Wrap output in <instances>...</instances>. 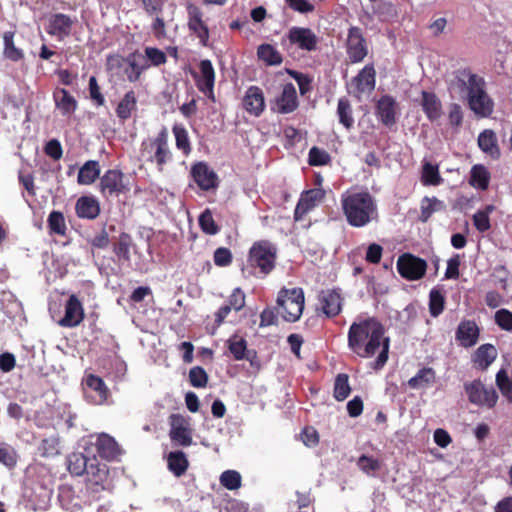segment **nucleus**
Segmentation results:
<instances>
[{
	"mask_svg": "<svg viewBox=\"0 0 512 512\" xmlns=\"http://www.w3.org/2000/svg\"><path fill=\"white\" fill-rule=\"evenodd\" d=\"M463 388L472 405L488 409L496 406L498 394L493 386H486L480 379H474L465 382Z\"/></svg>",
	"mask_w": 512,
	"mask_h": 512,
	"instance_id": "0eeeda50",
	"label": "nucleus"
},
{
	"mask_svg": "<svg viewBox=\"0 0 512 512\" xmlns=\"http://www.w3.org/2000/svg\"><path fill=\"white\" fill-rule=\"evenodd\" d=\"M480 329L472 320L461 321L457 327L455 338L462 347L474 346L479 339Z\"/></svg>",
	"mask_w": 512,
	"mask_h": 512,
	"instance_id": "cd10ccee",
	"label": "nucleus"
},
{
	"mask_svg": "<svg viewBox=\"0 0 512 512\" xmlns=\"http://www.w3.org/2000/svg\"><path fill=\"white\" fill-rule=\"evenodd\" d=\"M167 465L170 472L176 477L184 475L188 469L189 462L183 451H173L167 456Z\"/></svg>",
	"mask_w": 512,
	"mask_h": 512,
	"instance_id": "c9c22d12",
	"label": "nucleus"
},
{
	"mask_svg": "<svg viewBox=\"0 0 512 512\" xmlns=\"http://www.w3.org/2000/svg\"><path fill=\"white\" fill-rule=\"evenodd\" d=\"M257 56L267 66H278L283 62L281 53L271 44H261L257 48Z\"/></svg>",
	"mask_w": 512,
	"mask_h": 512,
	"instance_id": "ea45409f",
	"label": "nucleus"
},
{
	"mask_svg": "<svg viewBox=\"0 0 512 512\" xmlns=\"http://www.w3.org/2000/svg\"><path fill=\"white\" fill-rule=\"evenodd\" d=\"M348 347L360 358H372L378 352L371 367L378 371L387 363L389 358L390 339L385 336L383 324L375 317H368L353 322L348 330Z\"/></svg>",
	"mask_w": 512,
	"mask_h": 512,
	"instance_id": "f257e3e1",
	"label": "nucleus"
},
{
	"mask_svg": "<svg viewBox=\"0 0 512 512\" xmlns=\"http://www.w3.org/2000/svg\"><path fill=\"white\" fill-rule=\"evenodd\" d=\"M84 319V309L81 301L72 294L65 304L64 317L59 321L62 327H76Z\"/></svg>",
	"mask_w": 512,
	"mask_h": 512,
	"instance_id": "b1692460",
	"label": "nucleus"
},
{
	"mask_svg": "<svg viewBox=\"0 0 512 512\" xmlns=\"http://www.w3.org/2000/svg\"><path fill=\"white\" fill-rule=\"evenodd\" d=\"M357 465L366 474H371L381 468V464L378 459L367 455H361L358 458Z\"/></svg>",
	"mask_w": 512,
	"mask_h": 512,
	"instance_id": "052dcab7",
	"label": "nucleus"
},
{
	"mask_svg": "<svg viewBox=\"0 0 512 512\" xmlns=\"http://www.w3.org/2000/svg\"><path fill=\"white\" fill-rule=\"evenodd\" d=\"M0 462L8 468H14L17 463V453L7 444L0 445Z\"/></svg>",
	"mask_w": 512,
	"mask_h": 512,
	"instance_id": "bf43d9fd",
	"label": "nucleus"
},
{
	"mask_svg": "<svg viewBox=\"0 0 512 512\" xmlns=\"http://www.w3.org/2000/svg\"><path fill=\"white\" fill-rule=\"evenodd\" d=\"M340 201L343 215L351 227L362 228L377 221V204L369 192H346Z\"/></svg>",
	"mask_w": 512,
	"mask_h": 512,
	"instance_id": "7ed1b4c3",
	"label": "nucleus"
},
{
	"mask_svg": "<svg viewBox=\"0 0 512 512\" xmlns=\"http://www.w3.org/2000/svg\"><path fill=\"white\" fill-rule=\"evenodd\" d=\"M445 209L444 202L436 197H424L421 200L419 220L427 222L433 213Z\"/></svg>",
	"mask_w": 512,
	"mask_h": 512,
	"instance_id": "a19ab883",
	"label": "nucleus"
},
{
	"mask_svg": "<svg viewBox=\"0 0 512 512\" xmlns=\"http://www.w3.org/2000/svg\"><path fill=\"white\" fill-rule=\"evenodd\" d=\"M337 115L340 124H342L347 130L353 128V110L350 101L347 98L343 97L338 100Z\"/></svg>",
	"mask_w": 512,
	"mask_h": 512,
	"instance_id": "a18cd8bd",
	"label": "nucleus"
},
{
	"mask_svg": "<svg viewBox=\"0 0 512 512\" xmlns=\"http://www.w3.org/2000/svg\"><path fill=\"white\" fill-rule=\"evenodd\" d=\"M375 116L387 128L397 123L399 105L391 95H383L375 104Z\"/></svg>",
	"mask_w": 512,
	"mask_h": 512,
	"instance_id": "f3484780",
	"label": "nucleus"
},
{
	"mask_svg": "<svg viewBox=\"0 0 512 512\" xmlns=\"http://www.w3.org/2000/svg\"><path fill=\"white\" fill-rule=\"evenodd\" d=\"M85 399L93 405H102L107 402L110 391L104 380L92 373L86 374L83 380Z\"/></svg>",
	"mask_w": 512,
	"mask_h": 512,
	"instance_id": "9d476101",
	"label": "nucleus"
},
{
	"mask_svg": "<svg viewBox=\"0 0 512 512\" xmlns=\"http://www.w3.org/2000/svg\"><path fill=\"white\" fill-rule=\"evenodd\" d=\"M124 174L118 169L107 170L100 177L99 190L103 196L109 197L125 193L128 189L124 184Z\"/></svg>",
	"mask_w": 512,
	"mask_h": 512,
	"instance_id": "aec40b11",
	"label": "nucleus"
},
{
	"mask_svg": "<svg viewBox=\"0 0 512 512\" xmlns=\"http://www.w3.org/2000/svg\"><path fill=\"white\" fill-rule=\"evenodd\" d=\"M227 343L228 349L235 360H243L245 358L248 349L247 341L244 338L234 335L227 341Z\"/></svg>",
	"mask_w": 512,
	"mask_h": 512,
	"instance_id": "8fccbe9b",
	"label": "nucleus"
},
{
	"mask_svg": "<svg viewBox=\"0 0 512 512\" xmlns=\"http://www.w3.org/2000/svg\"><path fill=\"white\" fill-rule=\"evenodd\" d=\"M168 140V131L163 127L154 138H148L141 143L142 157L146 162L155 164L159 172H162L164 166L173 158Z\"/></svg>",
	"mask_w": 512,
	"mask_h": 512,
	"instance_id": "39448f33",
	"label": "nucleus"
},
{
	"mask_svg": "<svg viewBox=\"0 0 512 512\" xmlns=\"http://www.w3.org/2000/svg\"><path fill=\"white\" fill-rule=\"evenodd\" d=\"M86 471V486L93 493H99L108 486L109 468L106 463L91 457L90 465Z\"/></svg>",
	"mask_w": 512,
	"mask_h": 512,
	"instance_id": "1a4fd4ad",
	"label": "nucleus"
},
{
	"mask_svg": "<svg viewBox=\"0 0 512 512\" xmlns=\"http://www.w3.org/2000/svg\"><path fill=\"white\" fill-rule=\"evenodd\" d=\"M170 432L169 436L172 442L177 445L187 447L192 444V433L189 423L181 414H171L169 417Z\"/></svg>",
	"mask_w": 512,
	"mask_h": 512,
	"instance_id": "6ab92c4d",
	"label": "nucleus"
},
{
	"mask_svg": "<svg viewBox=\"0 0 512 512\" xmlns=\"http://www.w3.org/2000/svg\"><path fill=\"white\" fill-rule=\"evenodd\" d=\"M490 182V173L488 169L481 164L472 166L470 171L469 184L479 190H486Z\"/></svg>",
	"mask_w": 512,
	"mask_h": 512,
	"instance_id": "4c0bfd02",
	"label": "nucleus"
},
{
	"mask_svg": "<svg viewBox=\"0 0 512 512\" xmlns=\"http://www.w3.org/2000/svg\"><path fill=\"white\" fill-rule=\"evenodd\" d=\"M288 74L297 82L301 95H305L311 90L312 80L308 75L295 70H288Z\"/></svg>",
	"mask_w": 512,
	"mask_h": 512,
	"instance_id": "69168bd1",
	"label": "nucleus"
},
{
	"mask_svg": "<svg viewBox=\"0 0 512 512\" xmlns=\"http://www.w3.org/2000/svg\"><path fill=\"white\" fill-rule=\"evenodd\" d=\"M326 192L322 188H313L301 193L294 210V221H302L305 216L314 210L325 198Z\"/></svg>",
	"mask_w": 512,
	"mask_h": 512,
	"instance_id": "ddd939ff",
	"label": "nucleus"
},
{
	"mask_svg": "<svg viewBox=\"0 0 512 512\" xmlns=\"http://www.w3.org/2000/svg\"><path fill=\"white\" fill-rule=\"evenodd\" d=\"M75 212L79 218L93 220L100 214V204L93 196H82L76 201Z\"/></svg>",
	"mask_w": 512,
	"mask_h": 512,
	"instance_id": "c756f323",
	"label": "nucleus"
},
{
	"mask_svg": "<svg viewBox=\"0 0 512 512\" xmlns=\"http://www.w3.org/2000/svg\"><path fill=\"white\" fill-rule=\"evenodd\" d=\"M492 209V206H487L485 210H479L473 215V224L479 232L483 233L490 229L489 213Z\"/></svg>",
	"mask_w": 512,
	"mask_h": 512,
	"instance_id": "4d7b16f0",
	"label": "nucleus"
},
{
	"mask_svg": "<svg viewBox=\"0 0 512 512\" xmlns=\"http://www.w3.org/2000/svg\"><path fill=\"white\" fill-rule=\"evenodd\" d=\"M436 381V373L431 367L421 368L415 376L408 380L410 388L419 389L426 388Z\"/></svg>",
	"mask_w": 512,
	"mask_h": 512,
	"instance_id": "58836bf2",
	"label": "nucleus"
},
{
	"mask_svg": "<svg viewBox=\"0 0 512 512\" xmlns=\"http://www.w3.org/2000/svg\"><path fill=\"white\" fill-rule=\"evenodd\" d=\"M271 110L278 114H290L297 110L299 101L297 91L292 83L283 85L280 95L271 101Z\"/></svg>",
	"mask_w": 512,
	"mask_h": 512,
	"instance_id": "2eb2a0df",
	"label": "nucleus"
},
{
	"mask_svg": "<svg viewBox=\"0 0 512 512\" xmlns=\"http://www.w3.org/2000/svg\"><path fill=\"white\" fill-rule=\"evenodd\" d=\"M344 298L340 288L325 289L318 295V311L327 318H333L342 311Z\"/></svg>",
	"mask_w": 512,
	"mask_h": 512,
	"instance_id": "4468645a",
	"label": "nucleus"
},
{
	"mask_svg": "<svg viewBox=\"0 0 512 512\" xmlns=\"http://www.w3.org/2000/svg\"><path fill=\"white\" fill-rule=\"evenodd\" d=\"M278 248L267 239L253 242L241 268L245 278L264 279L276 268Z\"/></svg>",
	"mask_w": 512,
	"mask_h": 512,
	"instance_id": "20e7f679",
	"label": "nucleus"
},
{
	"mask_svg": "<svg viewBox=\"0 0 512 512\" xmlns=\"http://www.w3.org/2000/svg\"><path fill=\"white\" fill-rule=\"evenodd\" d=\"M442 181L438 165L424 162L421 170V183L424 186H438Z\"/></svg>",
	"mask_w": 512,
	"mask_h": 512,
	"instance_id": "37998d69",
	"label": "nucleus"
},
{
	"mask_svg": "<svg viewBox=\"0 0 512 512\" xmlns=\"http://www.w3.org/2000/svg\"><path fill=\"white\" fill-rule=\"evenodd\" d=\"M304 304L302 288H282L277 296V313L287 322H296L303 313Z\"/></svg>",
	"mask_w": 512,
	"mask_h": 512,
	"instance_id": "423d86ee",
	"label": "nucleus"
},
{
	"mask_svg": "<svg viewBox=\"0 0 512 512\" xmlns=\"http://www.w3.org/2000/svg\"><path fill=\"white\" fill-rule=\"evenodd\" d=\"M421 106L430 121H435L442 116V104L433 92L422 91Z\"/></svg>",
	"mask_w": 512,
	"mask_h": 512,
	"instance_id": "72a5a7b5",
	"label": "nucleus"
},
{
	"mask_svg": "<svg viewBox=\"0 0 512 512\" xmlns=\"http://www.w3.org/2000/svg\"><path fill=\"white\" fill-rule=\"evenodd\" d=\"M194 79L198 90L212 101H215V70L209 59H203L200 61L199 74H194Z\"/></svg>",
	"mask_w": 512,
	"mask_h": 512,
	"instance_id": "a211bd4d",
	"label": "nucleus"
},
{
	"mask_svg": "<svg viewBox=\"0 0 512 512\" xmlns=\"http://www.w3.org/2000/svg\"><path fill=\"white\" fill-rule=\"evenodd\" d=\"M90 459L82 453L70 454L67 458L68 471L74 476H82L89 468Z\"/></svg>",
	"mask_w": 512,
	"mask_h": 512,
	"instance_id": "79ce46f5",
	"label": "nucleus"
},
{
	"mask_svg": "<svg viewBox=\"0 0 512 512\" xmlns=\"http://www.w3.org/2000/svg\"><path fill=\"white\" fill-rule=\"evenodd\" d=\"M123 62H127L130 67L129 69L125 70L127 79L130 82H136L139 80L144 67H141L137 64L135 60V54L129 55L126 59L120 55H110L107 57V68L109 70L119 69L122 67Z\"/></svg>",
	"mask_w": 512,
	"mask_h": 512,
	"instance_id": "a878e982",
	"label": "nucleus"
},
{
	"mask_svg": "<svg viewBox=\"0 0 512 512\" xmlns=\"http://www.w3.org/2000/svg\"><path fill=\"white\" fill-rule=\"evenodd\" d=\"M242 107L251 116H261L266 107L263 90L254 85L248 87L242 99Z\"/></svg>",
	"mask_w": 512,
	"mask_h": 512,
	"instance_id": "4be33fe9",
	"label": "nucleus"
},
{
	"mask_svg": "<svg viewBox=\"0 0 512 512\" xmlns=\"http://www.w3.org/2000/svg\"><path fill=\"white\" fill-rule=\"evenodd\" d=\"M198 223L202 232L207 235H215L220 231V227L215 222L210 209H205L200 214Z\"/></svg>",
	"mask_w": 512,
	"mask_h": 512,
	"instance_id": "603ef678",
	"label": "nucleus"
},
{
	"mask_svg": "<svg viewBox=\"0 0 512 512\" xmlns=\"http://www.w3.org/2000/svg\"><path fill=\"white\" fill-rule=\"evenodd\" d=\"M241 475L235 470H226L220 476V484L228 490H236L241 486Z\"/></svg>",
	"mask_w": 512,
	"mask_h": 512,
	"instance_id": "6e6d98bb",
	"label": "nucleus"
},
{
	"mask_svg": "<svg viewBox=\"0 0 512 512\" xmlns=\"http://www.w3.org/2000/svg\"><path fill=\"white\" fill-rule=\"evenodd\" d=\"M134 247L132 236L127 232H121L112 242V251L119 264L129 266L131 264V248Z\"/></svg>",
	"mask_w": 512,
	"mask_h": 512,
	"instance_id": "bb28decb",
	"label": "nucleus"
},
{
	"mask_svg": "<svg viewBox=\"0 0 512 512\" xmlns=\"http://www.w3.org/2000/svg\"><path fill=\"white\" fill-rule=\"evenodd\" d=\"M47 225L51 235H66L67 226L62 212L53 210L48 216Z\"/></svg>",
	"mask_w": 512,
	"mask_h": 512,
	"instance_id": "de8ad7c7",
	"label": "nucleus"
},
{
	"mask_svg": "<svg viewBox=\"0 0 512 512\" xmlns=\"http://www.w3.org/2000/svg\"><path fill=\"white\" fill-rule=\"evenodd\" d=\"M190 174L197 186L203 191H210L219 186L217 173L204 161L194 163Z\"/></svg>",
	"mask_w": 512,
	"mask_h": 512,
	"instance_id": "dca6fc26",
	"label": "nucleus"
},
{
	"mask_svg": "<svg viewBox=\"0 0 512 512\" xmlns=\"http://www.w3.org/2000/svg\"><path fill=\"white\" fill-rule=\"evenodd\" d=\"M185 8L187 12V27L190 35L195 36L202 46H208L210 29L207 20L204 18V12L199 6L192 2H187Z\"/></svg>",
	"mask_w": 512,
	"mask_h": 512,
	"instance_id": "6e6552de",
	"label": "nucleus"
},
{
	"mask_svg": "<svg viewBox=\"0 0 512 512\" xmlns=\"http://www.w3.org/2000/svg\"><path fill=\"white\" fill-rule=\"evenodd\" d=\"M145 55L153 66H160L165 64L167 61L166 54L156 47H146Z\"/></svg>",
	"mask_w": 512,
	"mask_h": 512,
	"instance_id": "338daca9",
	"label": "nucleus"
},
{
	"mask_svg": "<svg viewBox=\"0 0 512 512\" xmlns=\"http://www.w3.org/2000/svg\"><path fill=\"white\" fill-rule=\"evenodd\" d=\"M398 273L406 280L415 281L421 279L427 270L424 259L410 253L401 255L397 260Z\"/></svg>",
	"mask_w": 512,
	"mask_h": 512,
	"instance_id": "9b49d317",
	"label": "nucleus"
},
{
	"mask_svg": "<svg viewBox=\"0 0 512 512\" xmlns=\"http://www.w3.org/2000/svg\"><path fill=\"white\" fill-rule=\"evenodd\" d=\"M457 87L467 94L469 108L478 117H489L494 109V102L485 90L482 77L472 73L469 68L458 69L454 72Z\"/></svg>",
	"mask_w": 512,
	"mask_h": 512,
	"instance_id": "f03ea898",
	"label": "nucleus"
},
{
	"mask_svg": "<svg viewBox=\"0 0 512 512\" xmlns=\"http://www.w3.org/2000/svg\"><path fill=\"white\" fill-rule=\"evenodd\" d=\"M478 146L482 152L494 160L499 159L501 152L496 133L491 129L482 131L478 136Z\"/></svg>",
	"mask_w": 512,
	"mask_h": 512,
	"instance_id": "473e14b6",
	"label": "nucleus"
},
{
	"mask_svg": "<svg viewBox=\"0 0 512 512\" xmlns=\"http://www.w3.org/2000/svg\"><path fill=\"white\" fill-rule=\"evenodd\" d=\"M331 162L330 154L317 146H313L309 150L308 154V164L310 166H324L328 165Z\"/></svg>",
	"mask_w": 512,
	"mask_h": 512,
	"instance_id": "864d4df0",
	"label": "nucleus"
},
{
	"mask_svg": "<svg viewBox=\"0 0 512 512\" xmlns=\"http://www.w3.org/2000/svg\"><path fill=\"white\" fill-rule=\"evenodd\" d=\"M495 323L505 331H512V312L508 309H499L495 313Z\"/></svg>",
	"mask_w": 512,
	"mask_h": 512,
	"instance_id": "e2e57ef3",
	"label": "nucleus"
},
{
	"mask_svg": "<svg viewBox=\"0 0 512 512\" xmlns=\"http://www.w3.org/2000/svg\"><path fill=\"white\" fill-rule=\"evenodd\" d=\"M496 384L502 393V395L507 399L508 402H512V381L510 380L506 370L501 369L496 374Z\"/></svg>",
	"mask_w": 512,
	"mask_h": 512,
	"instance_id": "5fc2aeb1",
	"label": "nucleus"
},
{
	"mask_svg": "<svg viewBox=\"0 0 512 512\" xmlns=\"http://www.w3.org/2000/svg\"><path fill=\"white\" fill-rule=\"evenodd\" d=\"M208 374L201 366H194L189 371V382L195 388H204L208 383Z\"/></svg>",
	"mask_w": 512,
	"mask_h": 512,
	"instance_id": "13d9d810",
	"label": "nucleus"
},
{
	"mask_svg": "<svg viewBox=\"0 0 512 512\" xmlns=\"http://www.w3.org/2000/svg\"><path fill=\"white\" fill-rule=\"evenodd\" d=\"M137 108V99L135 92L133 90H130L126 92L123 96V98L120 100L116 107V115L117 117L122 120L126 121L129 119L132 115V112L135 111Z\"/></svg>",
	"mask_w": 512,
	"mask_h": 512,
	"instance_id": "e433bc0d",
	"label": "nucleus"
},
{
	"mask_svg": "<svg viewBox=\"0 0 512 512\" xmlns=\"http://www.w3.org/2000/svg\"><path fill=\"white\" fill-rule=\"evenodd\" d=\"M100 164L96 160H88L79 169L77 182L80 185H91L100 176Z\"/></svg>",
	"mask_w": 512,
	"mask_h": 512,
	"instance_id": "f704fd0d",
	"label": "nucleus"
},
{
	"mask_svg": "<svg viewBox=\"0 0 512 512\" xmlns=\"http://www.w3.org/2000/svg\"><path fill=\"white\" fill-rule=\"evenodd\" d=\"M213 261L218 267H227L233 261L232 252L226 247H219L214 251Z\"/></svg>",
	"mask_w": 512,
	"mask_h": 512,
	"instance_id": "680f3d73",
	"label": "nucleus"
},
{
	"mask_svg": "<svg viewBox=\"0 0 512 512\" xmlns=\"http://www.w3.org/2000/svg\"><path fill=\"white\" fill-rule=\"evenodd\" d=\"M445 308V297L443 293L433 288L429 293V312L432 317H438Z\"/></svg>",
	"mask_w": 512,
	"mask_h": 512,
	"instance_id": "3c124183",
	"label": "nucleus"
},
{
	"mask_svg": "<svg viewBox=\"0 0 512 512\" xmlns=\"http://www.w3.org/2000/svg\"><path fill=\"white\" fill-rule=\"evenodd\" d=\"M287 38L290 44L296 45L300 50L310 52L317 48L318 38L310 28L292 27Z\"/></svg>",
	"mask_w": 512,
	"mask_h": 512,
	"instance_id": "412c9836",
	"label": "nucleus"
},
{
	"mask_svg": "<svg viewBox=\"0 0 512 512\" xmlns=\"http://www.w3.org/2000/svg\"><path fill=\"white\" fill-rule=\"evenodd\" d=\"M497 350L494 345L486 343L479 346L472 355L474 366L482 371L486 370L497 358Z\"/></svg>",
	"mask_w": 512,
	"mask_h": 512,
	"instance_id": "2f4dec72",
	"label": "nucleus"
},
{
	"mask_svg": "<svg viewBox=\"0 0 512 512\" xmlns=\"http://www.w3.org/2000/svg\"><path fill=\"white\" fill-rule=\"evenodd\" d=\"M74 20L64 13H56L50 16L46 32L59 40H63L71 34Z\"/></svg>",
	"mask_w": 512,
	"mask_h": 512,
	"instance_id": "5701e85b",
	"label": "nucleus"
},
{
	"mask_svg": "<svg viewBox=\"0 0 512 512\" xmlns=\"http://www.w3.org/2000/svg\"><path fill=\"white\" fill-rule=\"evenodd\" d=\"M376 85V71L372 64L364 66L362 70L352 79V86L356 96L360 98L363 93L371 92Z\"/></svg>",
	"mask_w": 512,
	"mask_h": 512,
	"instance_id": "393cba45",
	"label": "nucleus"
},
{
	"mask_svg": "<svg viewBox=\"0 0 512 512\" xmlns=\"http://www.w3.org/2000/svg\"><path fill=\"white\" fill-rule=\"evenodd\" d=\"M350 392L348 375L345 373L338 374L334 382V398L337 401H343L349 396Z\"/></svg>",
	"mask_w": 512,
	"mask_h": 512,
	"instance_id": "09e8293b",
	"label": "nucleus"
},
{
	"mask_svg": "<svg viewBox=\"0 0 512 512\" xmlns=\"http://www.w3.org/2000/svg\"><path fill=\"white\" fill-rule=\"evenodd\" d=\"M245 298L242 289L237 287L232 291L226 303L232 310L238 312L245 306Z\"/></svg>",
	"mask_w": 512,
	"mask_h": 512,
	"instance_id": "0e129e2a",
	"label": "nucleus"
},
{
	"mask_svg": "<svg viewBox=\"0 0 512 512\" xmlns=\"http://www.w3.org/2000/svg\"><path fill=\"white\" fill-rule=\"evenodd\" d=\"M53 99L56 108L60 110L63 116H70L77 110V100L65 88H57L53 92Z\"/></svg>",
	"mask_w": 512,
	"mask_h": 512,
	"instance_id": "7c9ffc66",
	"label": "nucleus"
},
{
	"mask_svg": "<svg viewBox=\"0 0 512 512\" xmlns=\"http://www.w3.org/2000/svg\"><path fill=\"white\" fill-rule=\"evenodd\" d=\"M98 455L108 461L117 459L121 455V448L113 437L108 434H100L95 442Z\"/></svg>",
	"mask_w": 512,
	"mask_h": 512,
	"instance_id": "c85d7f7f",
	"label": "nucleus"
},
{
	"mask_svg": "<svg viewBox=\"0 0 512 512\" xmlns=\"http://www.w3.org/2000/svg\"><path fill=\"white\" fill-rule=\"evenodd\" d=\"M14 35H15V32H13V31H6L4 33V35H3V41H4L3 55L5 58H7L13 62H18L24 58V53L20 48L15 46Z\"/></svg>",
	"mask_w": 512,
	"mask_h": 512,
	"instance_id": "c03bdc74",
	"label": "nucleus"
},
{
	"mask_svg": "<svg viewBox=\"0 0 512 512\" xmlns=\"http://www.w3.org/2000/svg\"><path fill=\"white\" fill-rule=\"evenodd\" d=\"M461 264V257L459 254L453 255L448 261H447V268L445 271V278L446 279H458L460 276L459 267Z\"/></svg>",
	"mask_w": 512,
	"mask_h": 512,
	"instance_id": "774afa93",
	"label": "nucleus"
},
{
	"mask_svg": "<svg viewBox=\"0 0 512 512\" xmlns=\"http://www.w3.org/2000/svg\"><path fill=\"white\" fill-rule=\"evenodd\" d=\"M346 53L351 63H360L368 54L366 39L361 28L352 26L348 30Z\"/></svg>",
	"mask_w": 512,
	"mask_h": 512,
	"instance_id": "f8f14e48",
	"label": "nucleus"
},
{
	"mask_svg": "<svg viewBox=\"0 0 512 512\" xmlns=\"http://www.w3.org/2000/svg\"><path fill=\"white\" fill-rule=\"evenodd\" d=\"M172 132L175 137L177 149L181 150L185 156H188L192 151V147L186 128L182 125L175 124L172 127Z\"/></svg>",
	"mask_w": 512,
	"mask_h": 512,
	"instance_id": "49530a36",
	"label": "nucleus"
}]
</instances>
